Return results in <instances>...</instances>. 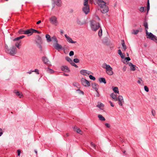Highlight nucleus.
Masks as SVG:
<instances>
[{
    "label": "nucleus",
    "mask_w": 157,
    "mask_h": 157,
    "mask_svg": "<svg viewBox=\"0 0 157 157\" xmlns=\"http://www.w3.org/2000/svg\"><path fill=\"white\" fill-rule=\"evenodd\" d=\"M110 96L113 99L115 100V101H117V94H115L113 93L111 94Z\"/></svg>",
    "instance_id": "nucleus-19"
},
{
    "label": "nucleus",
    "mask_w": 157,
    "mask_h": 157,
    "mask_svg": "<svg viewBox=\"0 0 157 157\" xmlns=\"http://www.w3.org/2000/svg\"><path fill=\"white\" fill-rule=\"evenodd\" d=\"M98 104L96 106L97 107L99 108L100 109H102L101 108V107L104 106V105L103 103H101L100 102H98Z\"/></svg>",
    "instance_id": "nucleus-33"
},
{
    "label": "nucleus",
    "mask_w": 157,
    "mask_h": 157,
    "mask_svg": "<svg viewBox=\"0 0 157 157\" xmlns=\"http://www.w3.org/2000/svg\"><path fill=\"white\" fill-rule=\"evenodd\" d=\"M82 11L85 14H87L90 12L89 6H84L82 8Z\"/></svg>",
    "instance_id": "nucleus-9"
},
{
    "label": "nucleus",
    "mask_w": 157,
    "mask_h": 157,
    "mask_svg": "<svg viewBox=\"0 0 157 157\" xmlns=\"http://www.w3.org/2000/svg\"><path fill=\"white\" fill-rule=\"evenodd\" d=\"M142 29L141 28H140L138 30H133V32H132V34L136 35L138 33L140 32H141L142 31Z\"/></svg>",
    "instance_id": "nucleus-16"
},
{
    "label": "nucleus",
    "mask_w": 157,
    "mask_h": 157,
    "mask_svg": "<svg viewBox=\"0 0 157 157\" xmlns=\"http://www.w3.org/2000/svg\"><path fill=\"white\" fill-rule=\"evenodd\" d=\"M46 72L47 73L49 74H52L55 72L53 69H47Z\"/></svg>",
    "instance_id": "nucleus-35"
},
{
    "label": "nucleus",
    "mask_w": 157,
    "mask_h": 157,
    "mask_svg": "<svg viewBox=\"0 0 157 157\" xmlns=\"http://www.w3.org/2000/svg\"><path fill=\"white\" fill-rule=\"evenodd\" d=\"M113 90L115 93L118 94L119 93V91L118 90V88L117 87H114L113 89Z\"/></svg>",
    "instance_id": "nucleus-37"
},
{
    "label": "nucleus",
    "mask_w": 157,
    "mask_h": 157,
    "mask_svg": "<svg viewBox=\"0 0 157 157\" xmlns=\"http://www.w3.org/2000/svg\"><path fill=\"white\" fill-rule=\"evenodd\" d=\"M105 126L108 128H109L110 127V125L108 123H106L105 124Z\"/></svg>",
    "instance_id": "nucleus-58"
},
{
    "label": "nucleus",
    "mask_w": 157,
    "mask_h": 157,
    "mask_svg": "<svg viewBox=\"0 0 157 157\" xmlns=\"http://www.w3.org/2000/svg\"><path fill=\"white\" fill-rule=\"evenodd\" d=\"M42 60L44 63L48 66V67L45 68V69H50V68L49 67L50 62L48 59L46 57L43 56L42 57Z\"/></svg>",
    "instance_id": "nucleus-6"
},
{
    "label": "nucleus",
    "mask_w": 157,
    "mask_h": 157,
    "mask_svg": "<svg viewBox=\"0 0 157 157\" xmlns=\"http://www.w3.org/2000/svg\"><path fill=\"white\" fill-rule=\"evenodd\" d=\"M87 70H82L80 71V73L81 74L84 75H87Z\"/></svg>",
    "instance_id": "nucleus-31"
},
{
    "label": "nucleus",
    "mask_w": 157,
    "mask_h": 157,
    "mask_svg": "<svg viewBox=\"0 0 157 157\" xmlns=\"http://www.w3.org/2000/svg\"><path fill=\"white\" fill-rule=\"evenodd\" d=\"M73 62L75 63H78L79 61V60L77 58H75L73 60Z\"/></svg>",
    "instance_id": "nucleus-48"
},
{
    "label": "nucleus",
    "mask_w": 157,
    "mask_h": 157,
    "mask_svg": "<svg viewBox=\"0 0 157 157\" xmlns=\"http://www.w3.org/2000/svg\"><path fill=\"white\" fill-rule=\"evenodd\" d=\"M122 45L123 48L124 50H123V51H125L127 49V47L125 44V42L124 40H121Z\"/></svg>",
    "instance_id": "nucleus-27"
},
{
    "label": "nucleus",
    "mask_w": 157,
    "mask_h": 157,
    "mask_svg": "<svg viewBox=\"0 0 157 157\" xmlns=\"http://www.w3.org/2000/svg\"><path fill=\"white\" fill-rule=\"evenodd\" d=\"M108 39L107 37H104L102 40V42L103 43H106L108 42Z\"/></svg>",
    "instance_id": "nucleus-41"
},
{
    "label": "nucleus",
    "mask_w": 157,
    "mask_h": 157,
    "mask_svg": "<svg viewBox=\"0 0 157 157\" xmlns=\"http://www.w3.org/2000/svg\"><path fill=\"white\" fill-rule=\"evenodd\" d=\"M21 42V41H20V42L19 43L17 42L15 44V46L19 49L20 48V47H19V46L21 45L20 44V43Z\"/></svg>",
    "instance_id": "nucleus-47"
},
{
    "label": "nucleus",
    "mask_w": 157,
    "mask_h": 157,
    "mask_svg": "<svg viewBox=\"0 0 157 157\" xmlns=\"http://www.w3.org/2000/svg\"><path fill=\"white\" fill-rule=\"evenodd\" d=\"M90 145H91L94 148L96 149V145L95 144H93V143L92 142H91V143H90Z\"/></svg>",
    "instance_id": "nucleus-55"
},
{
    "label": "nucleus",
    "mask_w": 157,
    "mask_h": 157,
    "mask_svg": "<svg viewBox=\"0 0 157 157\" xmlns=\"http://www.w3.org/2000/svg\"><path fill=\"white\" fill-rule=\"evenodd\" d=\"M72 66H75V67H78V66L76 65L74 62L73 61L72 63L70 64Z\"/></svg>",
    "instance_id": "nucleus-50"
},
{
    "label": "nucleus",
    "mask_w": 157,
    "mask_h": 157,
    "mask_svg": "<svg viewBox=\"0 0 157 157\" xmlns=\"http://www.w3.org/2000/svg\"><path fill=\"white\" fill-rule=\"evenodd\" d=\"M128 64L130 67V69H135L136 66L133 65L132 63H128Z\"/></svg>",
    "instance_id": "nucleus-32"
},
{
    "label": "nucleus",
    "mask_w": 157,
    "mask_h": 157,
    "mask_svg": "<svg viewBox=\"0 0 157 157\" xmlns=\"http://www.w3.org/2000/svg\"><path fill=\"white\" fill-rule=\"evenodd\" d=\"M32 32H33V33H36L37 32V30H36L35 29H32Z\"/></svg>",
    "instance_id": "nucleus-61"
},
{
    "label": "nucleus",
    "mask_w": 157,
    "mask_h": 157,
    "mask_svg": "<svg viewBox=\"0 0 157 157\" xmlns=\"http://www.w3.org/2000/svg\"><path fill=\"white\" fill-rule=\"evenodd\" d=\"M125 60H126V62H127L128 61H129L131 60L130 58L129 57L124 58Z\"/></svg>",
    "instance_id": "nucleus-56"
},
{
    "label": "nucleus",
    "mask_w": 157,
    "mask_h": 157,
    "mask_svg": "<svg viewBox=\"0 0 157 157\" xmlns=\"http://www.w3.org/2000/svg\"><path fill=\"white\" fill-rule=\"evenodd\" d=\"M5 50L6 52H9V47L6 44L5 45Z\"/></svg>",
    "instance_id": "nucleus-44"
},
{
    "label": "nucleus",
    "mask_w": 157,
    "mask_h": 157,
    "mask_svg": "<svg viewBox=\"0 0 157 157\" xmlns=\"http://www.w3.org/2000/svg\"><path fill=\"white\" fill-rule=\"evenodd\" d=\"M60 34L61 35H63V30L61 29L60 31Z\"/></svg>",
    "instance_id": "nucleus-64"
},
{
    "label": "nucleus",
    "mask_w": 157,
    "mask_h": 157,
    "mask_svg": "<svg viewBox=\"0 0 157 157\" xmlns=\"http://www.w3.org/2000/svg\"><path fill=\"white\" fill-rule=\"evenodd\" d=\"M43 41L41 37L38 35L36 41V44L37 46L40 49V51L41 52L43 51L42 47L41 45Z\"/></svg>",
    "instance_id": "nucleus-1"
},
{
    "label": "nucleus",
    "mask_w": 157,
    "mask_h": 157,
    "mask_svg": "<svg viewBox=\"0 0 157 157\" xmlns=\"http://www.w3.org/2000/svg\"><path fill=\"white\" fill-rule=\"evenodd\" d=\"M65 59L66 60H67L68 62H69L70 64L72 63L73 61L69 57L67 56L65 57Z\"/></svg>",
    "instance_id": "nucleus-36"
},
{
    "label": "nucleus",
    "mask_w": 157,
    "mask_h": 157,
    "mask_svg": "<svg viewBox=\"0 0 157 157\" xmlns=\"http://www.w3.org/2000/svg\"><path fill=\"white\" fill-rule=\"evenodd\" d=\"M61 1L60 0H55L54 3L58 6H60Z\"/></svg>",
    "instance_id": "nucleus-21"
},
{
    "label": "nucleus",
    "mask_w": 157,
    "mask_h": 157,
    "mask_svg": "<svg viewBox=\"0 0 157 157\" xmlns=\"http://www.w3.org/2000/svg\"><path fill=\"white\" fill-rule=\"evenodd\" d=\"M73 128L75 131L77 133L80 134H82V132L79 128H78L76 126H75L73 127Z\"/></svg>",
    "instance_id": "nucleus-13"
},
{
    "label": "nucleus",
    "mask_w": 157,
    "mask_h": 157,
    "mask_svg": "<svg viewBox=\"0 0 157 157\" xmlns=\"http://www.w3.org/2000/svg\"><path fill=\"white\" fill-rule=\"evenodd\" d=\"M98 2L99 3V5L101 6V4H106V3L102 0H98Z\"/></svg>",
    "instance_id": "nucleus-39"
},
{
    "label": "nucleus",
    "mask_w": 157,
    "mask_h": 157,
    "mask_svg": "<svg viewBox=\"0 0 157 157\" xmlns=\"http://www.w3.org/2000/svg\"><path fill=\"white\" fill-rule=\"evenodd\" d=\"M98 80L99 82L101 83H103L104 84H106V82L105 78L102 77L100 78H99Z\"/></svg>",
    "instance_id": "nucleus-20"
},
{
    "label": "nucleus",
    "mask_w": 157,
    "mask_h": 157,
    "mask_svg": "<svg viewBox=\"0 0 157 157\" xmlns=\"http://www.w3.org/2000/svg\"><path fill=\"white\" fill-rule=\"evenodd\" d=\"M101 11V13H107L109 10V8L105 4H101L100 6Z\"/></svg>",
    "instance_id": "nucleus-4"
},
{
    "label": "nucleus",
    "mask_w": 157,
    "mask_h": 157,
    "mask_svg": "<svg viewBox=\"0 0 157 157\" xmlns=\"http://www.w3.org/2000/svg\"><path fill=\"white\" fill-rule=\"evenodd\" d=\"M50 23L56 26H57L58 22L57 21V18L55 16H52L49 18Z\"/></svg>",
    "instance_id": "nucleus-5"
},
{
    "label": "nucleus",
    "mask_w": 157,
    "mask_h": 157,
    "mask_svg": "<svg viewBox=\"0 0 157 157\" xmlns=\"http://www.w3.org/2000/svg\"><path fill=\"white\" fill-rule=\"evenodd\" d=\"M17 153H18V154H17L19 156L21 154V151L20 150H17Z\"/></svg>",
    "instance_id": "nucleus-62"
},
{
    "label": "nucleus",
    "mask_w": 157,
    "mask_h": 157,
    "mask_svg": "<svg viewBox=\"0 0 157 157\" xmlns=\"http://www.w3.org/2000/svg\"><path fill=\"white\" fill-rule=\"evenodd\" d=\"M89 78L90 79L94 80H95V77L91 75H89Z\"/></svg>",
    "instance_id": "nucleus-51"
},
{
    "label": "nucleus",
    "mask_w": 157,
    "mask_h": 157,
    "mask_svg": "<svg viewBox=\"0 0 157 157\" xmlns=\"http://www.w3.org/2000/svg\"><path fill=\"white\" fill-rule=\"evenodd\" d=\"M32 28L28 29L25 30V34H27L28 36H31L33 34V32L32 31Z\"/></svg>",
    "instance_id": "nucleus-14"
},
{
    "label": "nucleus",
    "mask_w": 157,
    "mask_h": 157,
    "mask_svg": "<svg viewBox=\"0 0 157 157\" xmlns=\"http://www.w3.org/2000/svg\"><path fill=\"white\" fill-rule=\"evenodd\" d=\"M81 82L82 85L85 86H90L89 82L85 78H82L81 80Z\"/></svg>",
    "instance_id": "nucleus-8"
},
{
    "label": "nucleus",
    "mask_w": 157,
    "mask_h": 157,
    "mask_svg": "<svg viewBox=\"0 0 157 157\" xmlns=\"http://www.w3.org/2000/svg\"><path fill=\"white\" fill-rule=\"evenodd\" d=\"M151 113H152V115L154 116H155V111L154 110H152V111H151Z\"/></svg>",
    "instance_id": "nucleus-59"
},
{
    "label": "nucleus",
    "mask_w": 157,
    "mask_h": 157,
    "mask_svg": "<svg viewBox=\"0 0 157 157\" xmlns=\"http://www.w3.org/2000/svg\"><path fill=\"white\" fill-rule=\"evenodd\" d=\"M140 12H145V10L144 9V7H141L139 9Z\"/></svg>",
    "instance_id": "nucleus-43"
},
{
    "label": "nucleus",
    "mask_w": 157,
    "mask_h": 157,
    "mask_svg": "<svg viewBox=\"0 0 157 157\" xmlns=\"http://www.w3.org/2000/svg\"><path fill=\"white\" fill-rule=\"evenodd\" d=\"M88 3V0H84L83 5L85 6H89Z\"/></svg>",
    "instance_id": "nucleus-45"
},
{
    "label": "nucleus",
    "mask_w": 157,
    "mask_h": 157,
    "mask_svg": "<svg viewBox=\"0 0 157 157\" xmlns=\"http://www.w3.org/2000/svg\"><path fill=\"white\" fill-rule=\"evenodd\" d=\"M16 48L14 46H13L12 47V49H9L10 51L7 52V53L9 54L12 56H13L16 53Z\"/></svg>",
    "instance_id": "nucleus-7"
},
{
    "label": "nucleus",
    "mask_w": 157,
    "mask_h": 157,
    "mask_svg": "<svg viewBox=\"0 0 157 157\" xmlns=\"http://www.w3.org/2000/svg\"><path fill=\"white\" fill-rule=\"evenodd\" d=\"M25 37V36L24 35H22L18 37H17L15 38H14L13 40V41H16L17 40H19L20 39H21L23 38H24Z\"/></svg>",
    "instance_id": "nucleus-30"
},
{
    "label": "nucleus",
    "mask_w": 157,
    "mask_h": 157,
    "mask_svg": "<svg viewBox=\"0 0 157 157\" xmlns=\"http://www.w3.org/2000/svg\"><path fill=\"white\" fill-rule=\"evenodd\" d=\"M102 30L101 28V29L99 30L98 33V35L99 37H101L102 36Z\"/></svg>",
    "instance_id": "nucleus-42"
},
{
    "label": "nucleus",
    "mask_w": 157,
    "mask_h": 157,
    "mask_svg": "<svg viewBox=\"0 0 157 157\" xmlns=\"http://www.w3.org/2000/svg\"><path fill=\"white\" fill-rule=\"evenodd\" d=\"M109 103H110V105L112 107H114V105H113V103H112V102L111 101H109Z\"/></svg>",
    "instance_id": "nucleus-63"
},
{
    "label": "nucleus",
    "mask_w": 157,
    "mask_h": 157,
    "mask_svg": "<svg viewBox=\"0 0 157 157\" xmlns=\"http://www.w3.org/2000/svg\"><path fill=\"white\" fill-rule=\"evenodd\" d=\"M91 27L92 30L95 31L100 27V25L99 23L93 20L91 21Z\"/></svg>",
    "instance_id": "nucleus-2"
},
{
    "label": "nucleus",
    "mask_w": 157,
    "mask_h": 157,
    "mask_svg": "<svg viewBox=\"0 0 157 157\" xmlns=\"http://www.w3.org/2000/svg\"><path fill=\"white\" fill-rule=\"evenodd\" d=\"M3 132L2 129L0 128V136H1L3 134Z\"/></svg>",
    "instance_id": "nucleus-60"
},
{
    "label": "nucleus",
    "mask_w": 157,
    "mask_h": 157,
    "mask_svg": "<svg viewBox=\"0 0 157 157\" xmlns=\"http://www.w3.org/2000/svg\"><path fill=\"white\" fill-rule=\"evenodd\" d=\"M76 22L77 24L81 25H83L85 23V22H81V21L78 18H77Z\"/></svg>",
    "instance_id": "nucleus-25"
},
{
    "label": "nucleus",
    "mask_w": 157,
    "mask_h": 157,
    "mask_svg": "<svg viewBox=\"0 0 157 157\" xmlns=\"http://www.w3.org/2000/svg\"><path fill=\"white\" fill-rule=\"evenodd\" d=\"M102 67L104 69H113L109 65L105 63L102 64Z\"/></svg>",
    "instance_id": "nucleus-18"
},
{
    "label": "nucleus",
    "mask_w": 157,
    "mask_h": 157,
    "mask_svg": "<svg viewBox=\"0 0 157 157\" xmlns=\"http://www.w3.org/2000/svg\"><path fill=\"white\" fill-rule=\"evenodd\" d=\"M117 100L118 101V104L121 106L122 105V102H124L123 98V97L121 95H119L117 98Z\"/></svg>",
    "instance_id": "nucleus-10"
},
{
    "label": "nucleus",
    "mask_w": 157,
    "mask_h": 157,
    "mask_svg": "<svg viewBox=\"0 0 157 157\" xmlns=\"http://www.w3.org/2000/svg\"><path fill=\"white\" fill-rule=\"evenodd\" d=\"M118 53L119 55L122 59H124L125 58L124 55L123 54L121 51L120 49H119L118 50Z\"/></svg>",
    "instance_id": "nucleus-24"
},
{
    "label": "nucleus",
    "mask_w": 157,
    "mask_h": 157,
    "mask_svg": "<svg viewBox=\"0 0 157 157\" xmlns=\"http://www.w3.org/2000/svg\"><path fill=\"white\" fill-rule=\"evenodd\" d=\"M16 94L17 96H20V97L21 98L22 96V95L21 93H20L19 91H17L16 92L15 91L14 92Z\"/></svg>",
    "instance_id": "nucleus-38"
},
{
    "label": "nucleus",
    "mask_w": 157,
    "mask_h": 157,
    "mask_svg": "<svg viewBox=\"0 0 157 157\" xmlns=\"http://www.w3.org/2000/svg\"><path fill=\"white\" fill-rule=\"evenodd\" d=\"M61 71L62 72H60L62 73V75L66 76H68L69 75L68 74L66 73H69L70 72V69H61Z\"/></svg>",
    "instance_id": "nucleus-11"
},
{
    "label": "nucleus",
    "mask_w": 157,
    "mask_h": 157,
    "mask_svg": "<svg viewBox=\"0 0 157 157\" xmlns=\"http://www.w3.org/2000/svg\"><path fill=\"white\" fill-rule=\"evenodd\" d=\"M98 86L96 83H94L92 84V88L94 89L96 91H97L98 90V88L97 86Z\"/></svg>",
    "instance_id": "nucleus-26"
},
{
    "label": "nucleus",
    "mask_w": 157,
    "mask_h": 157,
    "mask_svg": "<svg viewBox=\"0 0 157 157\" xmlns=\"http://www.w3.org/2000/svg\"><path fill=\"white\" fill-rule=\"evenodd\" d=\"M150 10V3L149 0H147V11L148 12Z\"/></svg>",
    "instance_id": "nucleus-40"
},
{
    "label": "nucleus",
    "mask_w": 157,
    "mask_h": 157,
    "mask_svg": "<svg viewBox=\"0 0 157 157\" xmlns=\"http://www.w3.org/2000/svg\"><path fill=\"white\" fill-rule=\"evenodd\" d=\"M98 117L101 121H105V118L101 115L98 114Z\"/></svg>",
    "instance_id": "nucleus-34"
},
{
    "label": "nucleus",
    "mask_w": 157,
    "mask_h": 157,
    "mask_svg": "<svg viewBox=\"0 0 157 157\" xmlns=\"http://www.w3.org/2000/svg\"><path fill=\"white\" fill-rule=\"evenodd\" d=\"M54 47L57 50L63 49L62 46L60 45L58 43L56 44Z\"/></svg>",
    "instance_id": "nucleus-17"
},
{
    "label": "nucleus",
    "mask_w": 157,
    "mask_h": 157,
    "mask_svg": "<svg viewBox=\"0 0 157 157\" xmlns=\"http://www.w3.org/2000/svg\"><path fill=\"white\" fill-rule=\"evenodd\" d=\"M45 37L47 40V41L48 42H50L51 41V37L49 34H46L45 35Z\"/></svg>",
    "instance_id": "nucleus-23"
},
{
    "label": "nucleus",
    "mask_w": 157,
    "mask_h": 157,
    "mask_svg": "<svg viewBox=\"0 0 157 157\" xmlns=\"http://www.w3.org/2000/svg\"><path fill=\"white\" fill-rule=\"evenodd\" d=\"M144 89L147 92H148L149 91V89L147 86H144Z\"/></svg>",
    "instance_id": "nucleus-52"
},
{
    "label": "nucleus",
    "mask_w": 157,
    "mask_h": 157,
    "mask_svg": "<svg viewBox=\"0 0 157 157\" xmlns=\"http://www.w3.org/2000/svg\"><path fill=\"white\" fill-rule=\"evenodd\" d=\"M106 73L109 75H112L113 74L112 69H106Z\"/></svg>",
    "instance_id": "nucleus-22"
},
{
    "label": "nucleus",
    "mask_w": 157,
    "mask_h": 157,
    "mask_svg": "<svg viewBox=\"0 0 157 157\" xmlns=\"http://www.w3.org/2000/svg\"><path fill=\"white\" fill-rule=\"evenodd\" d=\"M143 25L144 26L145 29L146 30H146H147V29H148V25L147 22V21L146 18L144 19V21L143 22Z\"/></svg>",
    "instance_id": "nucleus-15"
},
{
    "label": "nucleus",
    "mask_w": 157,
    "mask_h": 157,
    "mask_svg": "<svg viewBox=\"0 0 157 157\" xmlns=\"http://www.w3.org/2000/svg\"><path fill=\"white\" fill-rule=\"evenodd\" d=\"M52 41L56 43H57L58 42V40L55 36H53L51 37V41Z\"/></svg>",
    "instance_id": "nucleus-29"
},
{
    "label": "nucleus",
    "mask_w": 157,
    "mask_h": 157,
    "mask_svg": "<svg viewBox=\"0 0 157 157\" xmlns=\"http://www.w3.org/2000/svg\"><path fill=\"white\" fill-rule=\"evenodd\" d=\"M25 30H24L22 29H20V30L18 31V33L19 34H25V33H24L25 32Z\"/></svg>",
    "instance_id": "nucleus-46"
},
{
    "label": "nucleus",
    "mask_w": 157,
    "mask_h": 157,
    "mask_svg": "<svg viewBox=\"0 0 157 157\" xmlns=\"http://www.w3.org/2000/svg\"><path fill=\"white\" fill-rule=\"evenodd\" d=\"M74 55V52L73 51H71L69 53V55L70 56H72Z\"/></svg>",
    "instance_id": "nucleus-57"
},
{
    "label": "nucleus",
    "mask_w": 157,
    "mask_h": 157,
    "mask_svg": "<svg viewBox=\"0 0 157 157\" xmlns=\"http://www.w3.org/2000/svg\"><path fill=\"white\" fill-rule=\"evenodd\" d=\"M77 91H78L79 94H84V92L79 89L77 90Z\"/></svg>",
    "instance_id": "nucleus-49"
},
{
    "label": "nucleus",
    "mask_w": 157,
    "mask_h": 157,
    "mask_svg": "<svg viewBox=\"0 0 157 157\" xmlns=\"http://www.w3.org/2000/svg\"><path fill=\"white\" fill-rule=\"evenodd\" d=\"M73 86L79 89L80 88V86L78 83L76 82H74L72 84Z\"/></svg>",
    "instance_id": "nucleus-28"
},
{
    "label": "nucleus",
    "mask_w": 157,
    "mask_h": 157,
    "mask_svg": "<svg viewBox=\"0 0 157 157\" xmlns=\"http://www.w3.org/2000/svg\"><path fill=\"white\" fill-rule=\"evenodd\" d=\"M146 33L147 36V38L157 42V37L155 36L154 35L151 33H148L147 30H146Z\"/></svg>",
    "instance_id": "nucleus-3"
},
{
    "label": "nucleus",
    "mask_w": 157,
    "mask_h": 157,
    "mask_svg": "<svg viewBox=\"0 0 157 157\" xmlns=\"http://www.w3.org/2000/svg\"><path fill=\"white\" fill-rule=\"evenodd\" d=\"M65 36L67 39V40L68 42L72 44H74L76 43V41H73L71 37L68 36L67 34L65 35Z\"/></svg>",
    "instance_id": "nucleus-12"
},
{
    "label": "nucleus",
    "mask_w": 157,
    "mask_h": 157,
    "mask_svg": "<svg viewBox=\"0 0 157 157\" xmlns=\"http://www.w3.org/2000/svg\"><path fill=\"white\" fill-rule=\"evenodd\" d=\"M61 69H69V67L66 65L63 66L61 67Z\"/></svg>",
    "instance_id": "nucleus-54"
},
{
    "label": "nucleus",
    "mask_w": 157,
    "mask_h": 157,
    "mask_svg": "<svg viewBox=\"0 0 157 157\" xmlns=\"http://www.w3.org/2000/svg\"><path fill=\"white\" fill-rule=\"evenodd\" d=\"M32 72H35L37 74H39V71L38 69H34V70H33Z\"/></svg>",
    "instance_id": "nucleus-53"
}]
</instances>
